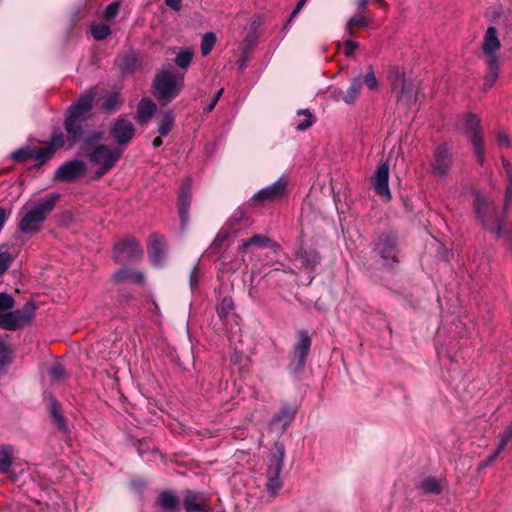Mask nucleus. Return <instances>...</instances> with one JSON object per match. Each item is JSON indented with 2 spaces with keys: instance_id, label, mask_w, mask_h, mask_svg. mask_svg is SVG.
<instances>
[{
  "instance_id": "nucleus-1",
  "label": "nucleus",
  "mask_w": 512,
  "mask_h": 512,
  "mask_svg": "<svg viewBox=\"0 0 512 512\" xmlns=\"http://www.w3.org/2000/svg\"><path fill=\"white\" fill-rule=\"evenodd\" d=\"M94 98L95 92L88 90L68 108L64 121L67 138L60 131L52 134L48 147L52 148L53 154L56 149H71L82 138L84 133L83 123L89 117Z\"/></svg>"
},
{
  "instance_id": "nucleus-2",
  "label": "nucleus",
  "mask_w": 512,
  "mask_h": 512,
  "mask_svg": "<svg viewBox=\"0 0 512 512\" xmlns=\"http://www.w3.org/2000/svg\"><path fill=\"white\" fill-rule=\"evenodd\" d=\"M59 196L49 194L37 201H29L23 205L19 212L18 229L23 234H36L47 216L53 211Z\"/></svg>"
},
{
  "instance_id": "nucleus-3",
  "label": "nucleus",
  "mask_w": 512,
  "mask_h": 512,
  "mask_svg": "<svg viewBox=\"0 0 512 512\" xmlns=\"http://www.w3.org/2000/svg\"><path fill=\"white\" fill-rule=\"evenodd\" d=\"M101 137V133H94L93 137L86 138L80 147L83 155H85L93 165L99 167L96 171L97 178L102 177L114 167L122 155V151L118 148H113L105 144L94 145L93 139L98 141Z\"/></svg>"
},
{
  "instance_id": "nucleus-4",
  "label": "nucleus",
  "mask_w": 512,
  "mask_h": 512,
  "mask_svg": "<svg viewBox=\"0 0 512 512\" xmlns=\"http://www.w3.org/2000/svg\"><path fill=\"white\" fill-rule=\"evenodd\" d=\"M499 32L494 26H489L483 36L481 51L487 64V73L484 77V89L491 88L499 75L500 61L498 52L501 49Z\"/></svg>"
},
{
  "instance_id": "nucleus-5",
  "label": "nucleus",
  "mask_w": 512,
  "mask_h": 512,
  "mask_svg": "<svg viewBox=\"0 0 512 512\" xmlns=\"http://www.w3.org/2000/svg\"><path fill=\"white\" fill-rule=\"evenodd\" d=\"M184 87V74L173 68L159 71L153 82L156 98L162 104H168L176 98Z\"/></svg>"
},
{
  "instance_id": "nucleus-6",
  "label": "nucleus",
  "mask_w": 512,
  "mask_h": 512,
  "mask_svg": "<svg viewBox=\"0 0 512 512\" xmlns=\"http://www.w3.org/2000/svg\"><path fill=\"white\" fill-rule=\"evenodd\" d=\"M474 206L477 216L481 219L484 227L495 233L498 237L505 235L507 242L512 246V225L505 234L502 233L504 215L496 209L494 202L489 198L478 195Z\"/></svg>"
},
{
  "instance_id": "nucleus-7",
  "label": "nucleus",
  "mask_w": 512,
  "mask_h": 512,
  "mask_svg": "<svg viewBox=\"0 0 512 512\" xmlns=\"http://www.w3.org/2000/svg\"><path fill=\"white\" fill-rule=\"evenodd\" d=\"M388 78L391 91L399 103L410 105L416 101L418 86L415 81L406 79L404 73L397 67L390 69Z\"/></svg>"
},
{
  "instance_id": "nucleus-8",
  "label": "nucleus",
  "mask_w": 512,
  "mask_h": 512,
  "mask_svg": "<svg viewBox=\"0 0 512 512\" xmlns=\"http://www.w3.org/2000/svg\"><path fill=\"white\" fill-rule=\"evenodd\" d=\"M457 129L470 139L477 161L483 164L485 154L480 130V119L476 115L465 114L458 119Z\"/></svg>"
},
{
  "instance_id": "nucleus-9",
  "label": "nucleus",
  "mask_w": 512,
  "mask_h": 512,
  "mask_svg": "<svg viewBox=\"0 0 512 512\" xmlns=\"http://www.w3.org/2000/svg\"><path fill=\"white\" fill-rule=\"evenodd\" d=\"M284 456V449L278 448V453H274L269 460L266 488L271 495H276L283 486L280 473L283 468Z\"/></svg>"
},
{
  "instance_id": "nucleus-10",
  "label": "nucleus",
  "mask_w": 512,
  "mask_h": 512,
  "mask_svg": "<svg viewBox=\"0 0 512 512\" xmlns=\"http://www.w3.org/2000/svg\"><path fill=\"white\" fill-rule=\"evenodd\" d=\"M142 256L143 250L139 244L131 238L121 240L114 247L113 257L115 261L119 263L135 261Z\"/></svg>"
},
{
  "instance_id": "nucleus-11",
  "label": "nucleus",
  "mask_w": 512,
  "mask_h": 512,
  "mask_svg": "<svg viewBox=\"0 0 512 512\" xmlns=\"http://www.w3.org/2000/svg\"><path fill=\"white\" fill-rule=\"evenodd\" d=\"M297 342L293 349L291 366L295 371H301L306 363V358L311 347V338L307 331L301 330L297 334Z\"/></svg>"
},
{
  "instance_id": "nucleus-12",
  "label": "nucleus",
  "mask_w": 512,
  "mask_h": 512,
  "mask_svg": "<svg viewBox=\"0 0 512 512\" xmlns=\"http://www.w3.org/2000/svg\"><path fill=\"white\" fill-rule=\"evenodd\" d=\"M374 252L382 260L383 266H390L396 262L397 249L394 237L390 235L379 236L375 243Z\"/></svg>"
},
{
  "instance_id": "nucleus-13",
  "label": "nucleus",
  "mask_w": 512,
  "mask_h": 512,
  "mask_svg": "<svg viewBox=\"0 0 512 512\" xmlns=\"http://www.w3.org/2000/svg\"><path fill=\"white\" fill-rule=\"evenodd\" d=\"M35 309L33 302H27L22 309L9 312L1 324L2 329L15 330L20 325L28 323L33 318Z\"/></svg>"
},
{
  "instance_id": "nucleus-14",
  "label": "nucleus",
  "mask_w": 512,
  "mask_h": 512,
  "mask_svg": "<svg viewBox=\"0 0 512 512\" xmlns=\"http://www.w3.org/2000/svg\"><path fill=\"white\" fill-rule=\"evenodd\" d=\"M86 172V165L80 160H70L62 164L55 172V178L59 181H73Z\"/></svg>"
},
{
  "instance_id": "nucleus-15",
  "label": "nucleus",
  "mask_w": 512,
  "mask_h": 512,
  "mask_svg": "<svg viewBox=\"0 0 512 512\" xmlns=\"http://www.w3.org/2000/svg\"><path fill=\"white\" fill-rule=\"evenodd\" d=\"M389 170H390V166L387 161L384 163H381L378 166V168L372 178L373 187H374L375 192L379 196H381L382 198H385L387 200H389L391 198V191L389 188Z\"/></svg>"
},
{
  "instance_id": "nucleus-16",
  "label": "nucleus",
  "mask_w": 512,
  "mask_h": 512,
  "mask_svg": "<svg viewBox=\"0 0 512 512\" xmlns=\"http://www.w3.org/2000/svg\"><path fill=\"white\" fill-rule=\"evenodd\" d=\"M288 180L286 177L281 176L273 184L259 190L254 199L258 202L274 201L280 199L286 192Z\"/></svg>"
},
{
  "instance_id": "nucleus-17",
  "label": "nucleus",
  "mask_w": 512,
  "mask_h": 512,
  "mask_svg": "<svg viewBox=\"0 0 512 512\" xmlns=\"http://www.w3.org/2000/svg\"><path fill=\"white\" fill-rule=\"evenodd\" d=\"M111 135L117 144L127 145L135 135V127L126 117H121L113 125Z\"/></svg>"
},
{
  "instance_id": "nucleus-18",
  "label": "nucleus",
  "mask_w": 512,
  "mask_h": 512,
  "mask_svg": "<svg viewBox=\"0 0 512 512\" xmlns=\"http://www.w3.org/2000/svg\"><path fill=\"white\" fill-rule=\"evenodd\" d=\"M452 166V156L448 149L444 146L436 148L433 161L432 173L437 177H445L448 175Z\"/></svg>"
},
{
  "instance_id": "nucleus-19",
  "label": "nucleus",
  "mask_w": 512,
  "mask_h": 512,
  "mask_svg": "<svg viewBox=\"0 0 512 512\" xmlns=\"http://www.w3.org/2000/svg\"><path fill=\"white\" fill-rule=\"evenodd\" d=\"M165 242L161 235L153 234L150 236L148 253L154 265L159 266L165 257Z\"/></svg>"
},
{
  "instance_id": "nucleus-20",
  "label": "nucleus",
  "mask_w": 512,
  "mask_h": 512,
  "mask_svg": "<svg viewBox=\"0 0 512 512\" xmlns=\"http://www.w3.org/2000/svg\"><path fill=\"white\" fill-rule=\"evenodd\" d=\"M446 486V482L443 478H437L433 476H427L419 480L416 484V488L423 494H440Z\"/></svg>"
},
{
  "instance_id": "nucleus-21",
  "label": "nucleus",
  "mask_w": 512,
  "mask_h": 512,
  "mask_svg": "<svg viewBox=\"0 0 512 512\" xmlns=\"http://www.w3.org/2000/svg\"><path fill=\"white\" fill-rule=\"evenodd\" d=\"M296 416V408L290 405H284L281 407L279 413H277L271 420L270 425L272 427H279L281 431H284L286 427L294 420Z\"/></svg>"
},
{
  "instance_id": "nucleus-22",
  "label": "nucleus",
  "mask_w": 512,
  "mask_h": 512,
  "mask_svg": "<svg viewBox=\"0 0 512 512\" xmlns=\"http://www.w3.org/2000/svg\"><path fill=\"white\" fill-rule=\"evenodd\" d=\"M191 203V194L189 184H183L179 192V216L182 225H186L188 222V211Z\"/></svg>"
},
{
  "instance_id": "nucleus-23",
  "label": "nucleus",
  "mask_w": 512,
  "mask_h": 512,
  "mask_svg": "<svg viewBox=\"0 0 512 512\" xmlns=\"http://www.w3.org/2000/svg\"><path fill=\"white\" fill-rule=\"evenodd\" d=\"M251 246H256V247H260V248H266V247L278 248V245L275 242H273L270 238H268L267 236L261 235V234H256V235L252 236L251 238L243 241L242 244L239 246V251L245 252L247 250V248H249Z\"/></svg>"
},
{
  "instance_id": "nucleus-24",
  "label": "nucleus",
  "mask_w": 512,
  "mask_h": 512,
  "mask_svg": "<svg viewBox=\"0 0 512 512\" xmlns=\"http://www.w3.org/2000/svg\"><path fill=\"white\" fill-rule=\"evenodd\" d=\"M362 89V79L360 77L355 78L350 87L347 89L346 92L339 91L337 95L335 96L336 99H342L347 104H353Z\"/></svg>"
},
{
  "instance_id": "nucleus-25",
  "label": "nucleus",
  "mask_w": 512,
  "mask_h": 512,
  "mask_svg": "<svg viewBox=\"0 0 512 512\" xmlns=\"http://www.w3.org/2000/svg\"><path fill=\"white\" fill-rule=\"evenodd\" d=\"M156 105L153 101L143 98L137 107V116L140 123H147L155 113Z\"/></svg>"
},
{
  "instance_id": "nucleus-26",
  "label": "nucleus",
  "mask_w": 512,
  "mask_h": 512,
  "mask_svg": "<svg viewBox=\"0 0 512 512\" xmlns=\"http://www.w3.org/2000/svg\"><path fill=\"white\" fill-rule=\"evenodd\" d=\"M372 21V17L368 13H360L356 12L354 16H352L347 24H346V33L349 36L353 35V28L361 27L367 28Z\"/></svg>"
},
{
  "instance_id": "nucleus-27",
  "label": "nucleus",
  "mask_w": 512,
  "mask_h": 512,
  "mask_svg": "<svg viewBox=\"0 0 512 512\" xmlns=\"http://www.w3.org/2000/svg\"><path fill=\"white\" fill-rule=\"evenodd\" d=\"M511 440H512V421L505 428V430L500 434L497 448H496L495 452L487 459L486 463H484V466L493 462L496 459V457L505 449V447Z\"/></svg>"
},
{
  "instance_id": "nucleus-28",
  "label": "nucleus",
  "mask_w": 512,
  "mask_h": 512,
  "mask_svg": "<svg viewBox=\"0 0 512 512\" xmlns=\"http://www.w3.org/2000/svg\"><path fill=\"white\" fill-rule=\"evenodd\" d=\"M157 504L165 512H176L179 506V501L172 492L164 491L158 496Z\"/></svg>"
},
{
  "instance_id": "nucleus-29",
  "label": "nucleus",
  "mask_w": 512,
  "mask_h": 512,
  "mask_svg": "<svg viewBox=\"0 0 512 512\" xmlns=\"http://www.w3.org/2000/svg\"><path fill=\"white\" fill-rule=\"evenodd\" d=\"M296 257L300 260L302 267L305 268H314L320 263V257L314 250H301Z\"/></svg>"
},
{
  "instance_id": "nucleus-30",
  "label": "nucleus",
  "mask_w": 512,
  "mask_h": 512,
  "mask_svg": "<svg viewBox=\"0 0 512 512\" xmlns=\"http://www.w3.org/2000/svg\"><path fill=\"white\" fill-rule=\"evenodd\" d=\"M114 280L117 282H125V281H131V282H137L142 283L144 280V277L142 273L130 270V269H120L114 274Z\"/></svg>"
},
{
  "instance_id": "nucleus-31",
  "label": "nucleus",
  "mask_w": 512,
  "mask_h": 512,
  "mask_svg": "<svg viewBox=\"0 0 512 512\" xmlns=\"http://www.w3.org/2000/svg\"><path fill=\"white\" fill-rule=\"evenodd\" d=\"M14 455L15 450L12 446L4 445L0 447V473L8 472Z\"/></svg>"
},
{
  "instance_id": "nucleus-32",
  "label": "nucleus",
  "mask_w": 512,
  "mask_h": 512,
  "mask_svg": "<svg viewBox=\"0 0 512 512\" xmlns=\"http://www.w3.org/2000/svg\"><path fill=\"white\" fill-rule=\"evenodd\" d=\"M502 163L505 172V178L507 181L504 195V207L506 209L512 202V166L507 160H503Z\"/></svg>"
},
{
  "instance_id": "nucleus-33",
  "label": "nucleus",
  "mask_w": 512,
  "mask_h": 512,
  "mask_svg": "<svg viewBox=\"0 0 512 512\" xmlns=\"http://www.w3.org/2000/svg\"><path fill=\"white\" fill-rule=\"evenodd\" d=\"M174 115L171 111H165L162 113L159 119V127L158 132L160 136H167L173 128L174 125Z\"/></svg>"
},
{
  "instance_id": "nucleus-34",
  "label": "nucleus",
  "mask_w": 512,
  "mask_h": 512,
  "mask_svg": "<svg viewBox=\"0 0 512 512\" xmlns=\"http://www.w3.org/2000/svg\"><path fill=\"white\" fill-rule=\"evenodd\" d=\"M14 299L10 294L0 293V324L5 321L9 310L14 306ZM2 328V325H0Z\"/></svg>"
},
{
  "instance_id": "nucleus-35",
  "label": "nucleus",
  "mask_w": 512,
  "mask_h": 512,
  "mask_svg": "<svg viewBox=\"0 0 512 512\" xmlns=\"http://www.w3.org/2000/svg\"><path fill=\"white\" fill-rule=\"evenodd\" d=\"M31 159L38 161L40 164L50 159L53 155L52 148L30 146Z\"/></svg>"
},
{
  "instance_id": "nucleus-36",
  "label": "nucleus",
  "mask_w": 512,
  "mask_h": 512,
  "mask_svg": "<svg viewBox=\"0 0 512 512\" xmlns=\"http://www.w3.org/2000/svg\"><path fill=\"white\" fill-rule=\"evenodd\" d=\"M298 119L296 120V129L304 131L313 124V116L308 109L298 111Z\"/></svg>"
},
{
  "instance_id": "nucleus-37",
  "label": "nucleus",
  "mask_w": 512,
  "mask_h": 512,
  "mask_svg": "<svg viewBox=\"0 0 512 512\" xmlns=\"http://www.w3.org/2000/svg\"><path fill=\"white\" fill-rule=\"evenodd\" d=\"M48 374L51 378V381L56 382V383L61 382L66 377L65 369L58 362L50 365V367L48 369Z\"/></svg>"
},
{
  "instance_id": "nucleus-38",
  "label": "nucleus",
  "mask_w": 512,
  "mask_h": 512,
  "mask_svg": "<svg viewBox=\"0 0 512 512\" xmlns=\"http://www.w3.org/2000/svg\"><path fill=\"white\" fill-rule=\"evenodd\" d=\"M91 33L96 40H103L110 35L111 30L105 23H96L91 26Z\"/></svg>"
},
{
  "instance_id": "nucleus-39",
  "label": "nucleus",
  "mask_w": 512,
  "mask_h": 512,
  "mask_svg": "<svg viewBox=\"0 0 512 512\" xmlns=\"http://www.w3.org/2000/svg\"><path fill=\"white\" fill-rule=\"evenodd\" d=\"M216 43V36L212 32L204 34L201 41V54L208 55Z\"/></svg>"
},
{
  "instance_id": "nucleus-40",
  "label": "nucleus",
  "mask_w": 512,
  "mask_h": 512,
  "mask_svg": "<svg viewBox=\"0 0 512 512\" xmlns=\"http://www.w3.org/2000/svg\"><path fill=\"white\" fill-rule=\"evenodd\" d=\"M192 57L193 52L190 49H185L177 54L175 63L178 67L186 69L190 65Z\"/></svg>"
},
{
  "instance_id": "nucleus-41",
  "label": "nucleus",
  "mask_w": 512,
  "mask_h": 512,
  "mask_svg": "<svg viewBox=\"0 0 512 512\" xmlns=\"http://www.w3.org/2000/svg\"><path fill=\"white\" fill-rule=\"evenodd\" d=\"M234 303L231 298H224L219 307L217 308V313L221 319H225L228 314L233 310Z\"/></svg>"
},
{
  "instance_id": "nucleus-42",
  "label": "nucleus",
  "mask_w": 512,
  "mask_h": 512,
  "mask_svg": "<svg viewBox=\"0 0 512 512\" xmlns=\"http://www.w3.org/2000/svg\"><path fill=\"white\" fill-rule=\"evenodd\" d=\"M121 103L118 94L110 95L103 103V109L106 112H113L115 108Z\"/></svg>"
},
{
  "instance_id": "nucleus-43",
  "label": "nucleus",
  "mask_w": 512,
  "mask_h": 512,
  "mask_svg": "<svg viewBox=\"0 0 512 512\" xmlns=\"http://www.w3.org/2000/svg\"><path fill=\"white\" fill-rule=\"evenodd\" d=\"M51 416L54 418L55 422L57 423L58 427L60 429H65V421L63 416L61 415L60 411L56 407L55 401H51Z\"/></svg>"
},
{
  "instance_id": "nucleus-44",
  "label": "nucleus",
  "mask_w": 512,
  "mask_h": 512,
  "mask_svg": "<svg viewBox=\"0 0 512 512\" xmlns=\"http://www.w3.org/2000/svg\"><path fill=\"white\" fill-rule=\"evenodd\" d=\"M120 9V3L119 2H112L110 3L104 13V18L106 21L112 20L119 12Z\"/></svg>"
},
{
  "instance_id": "nucleus-45",
  "label": "nucleus",
  "mask_w": 512,
  "mask_h": 512,
  "mask_svg": "<svg viewBox=\"0 0 512 512\" xmlns=\"http://www.w3.org/2000/svg\"><path fill=\"white\" fill-rule=\"evenodd\" d=\"M31 151H30V147H26V148H21L15 152L12 153V158L15 160V161H18V162H21V161H24L26 159H31Z\"/></svg>"
},
{
  "instance_id": "nucleus-46",
  "label": "nucleus",
  "mask_w": 512,
  "mask_h": 512,
  "mask_svg": "<svg viewBox=\"0 0 512 512\" xmlns=\"http://www.w3.org/2000/svg\"><path fill=\"white\" fill-rule=\"evenodd\" d=\"M12 260L9 253H0V276L10 267Z\"/></svg>"
},
{
  "instance_id": "nucleus-47",
  "label": "nucleus",
  "mask_w": 512,
  "mask_h": 512,
  "mask_svg": "<svg viewBox=\"0 0 512 512\" xmlns=\"http://www.w3.org/2000/svg\"><path fill=\"white\" fill-rule=\"evenodd\" d=\"M364 83L369 87V89L373 90L376 89L378 86V81L375 77V74L370 67L369 72L366 74L364 78Z\"/></svg>"
},
{
  "instance_id": "nucleus-48",
  "label": "nucleus",
  "mask_w": 512,
  "mask_h": 512,
  "mask_svg": "<svg viewBox=\"0 0 512 512\" xmlns=\"http://www.w3.org/2000/svg\"><path fill=\"white\" fill-rule=\"evenodd\" d=\"M495 140L499 148H505L510 145V140L504 132H497Z\"/></svg>"
},
{
  "instance_id": "nucleus-49",
  "label": "nucleus",
  "mask_w": 512,
  "mask_h": 512,
  "mask_svg": "<svg viewBox=\"0 0 512 512\" xmlns=\"http://www.w3.org/2000/svg\"><path fill=\"white\" fill-rule=\"evenodd\" d=\"M359 45L357 42L348 39L345 42V55L348 57L353 56L354 52L358 49Z\"/></svg>"
},
{
  "instance_id": "nucleus-50",
  "label": "nucleus",
  "mask_w": 512,
  "mask_h": 512,
  "mask_svg": "<svg viewBox=\"0 0 512 512\" xmlns=\"http://www.w3.org/2000/svg\"><path fill=\"white\" fill-rule=\"evenodd\" d=\"M198 276H199V270L195 266L190 274V286L191 289H195L198 285Z\"/></svg>"
},
{
  "instance_id": "nucleus-51",
  "label": "nucleus",
  "mask_w": 512,
  "mask_h": 512,
  "mask_svg": "<svg viewBox=\"0 0 512 512\" xmlns=\"http://www.w3.org/2000/svg\"><path fill=\"white\" fill-rule=\"evenodd\" d=\"M368 0H357L356 1V5H357V12H360V13H368Z\"/></svg>"
},
{
  "instance_id": "nucleus-52",
  "label": "nucleus",
  "mask_w": 512,
  "mask_h": 512,
  "mask_svg": "<svg viewBox=\"0 0 512 512\" xmlns=\"http://www.w3.org/2000/svg\"><path fill=\"white\" fill-rule=\"evenodd\" d=\"M222 93H223V89H220V90L216 93V95H215V96H214V98L212 99L211 103H210V104L205 108V110H206L207 112H211V111L214 109V107H215V105H216L217 101L219 100L220 96L222 95Z\"/></svg>"
},
{
  "instance_id": "nucleus-53",
  "label": "nucleus",
  "mask_w": 512,
  "mask_h": 512,
  "mask_svg": "<svg viewBox=\"0 0 512 512\" xmlns=\"http://www.w3.org/2000/svg\"><path fill=\"white\" fill-rule=\"evenodd\" d=\"M165 3L175 11H179L181 9V0H165Z\"/></svg>"
},
{
  "instance_id": "nucleus-54",
  "label": "nucleus",
  "mask_w": 512,
  "mask_h": 512,
  "mask_svg": "<svg viewBox=\"0 0 512 512\" xmlns=\"http://www.w3.org/2000/svg\"><path fill=\"white\" fill-rule=\"evenodd\" d=\"M306 1L307 0H299V2L297 3L296 7L294 8V10L291 14V18L295 17L300 12V10L305 5Z\"/></svg>"
},
{
  "instance_id": "nucleus-55",
  "label": "nucleus",
  "mask_w": 512,
  "mask_h": 512,
  "mask_svg": "<svg viewBox=\"0 0 512 512\" xmlns=\"http://www.w3.org/2000/svg\"><path fill=\"white\" fill-rule=\"evenodd\" d=\"M11 362V357L9 355L3 354L0 357V366H6Z\"/></svg>"
},
{
  "instance_id": "nucleus-56",
  "label": "nucleus",
  "mask_w": 512,
  "mask_h": 512,
  "mask_svg": "<svg viewBox=\"0 0 512 512\" xmlns=\"http://www.w3.org/2000/svg\"><path fill=\"white\" fill-rule=\"evenodd\" d=\"M161 137H162V136H160V137H156V138L153 140V143H152V144H153V146H154L155 148H157V147H159V146H161V145H162V139H161Z\"/></svg>"
},
{
  "instance_id": "nucleus-57",
  "label": "nucleus",
  "mask_w": 512,
  "mask_h": 512,
  "mask_svg": "<svg viewBox=\"0 0 512 512\" xmlns=\"http://www.w3.org/2000/svg\"><path fill=\"white\" fill-rule=\"evenodd\" d=\"M6 351V346L3 342H0V353H4Z\"/></svg>"
},
{
  "instance_id": "nucleus-58",
  "label": "nucleus",
  "mask_w": 512,
  "mask_h": 512,
  "mask_svg": "<svg viewBox=\"0 0 512 512\" xmlns=\"http://www.w3.org/2000/svg\"><path fill=\"white\" fill-rule=\"evenodd\" d=\"M225 239V236H222L221 234H218L215 241H223Z\"/></svg>"
}]
</instances>
